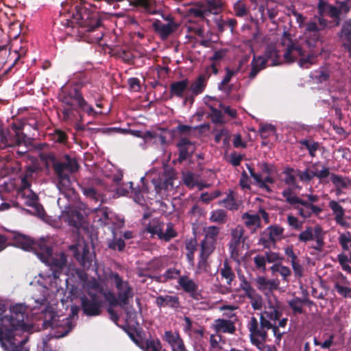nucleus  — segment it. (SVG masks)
Here are the masks:
<instances>
[{"label": "nucleus", "mask_w": 351, "mask_h": 351, "mask_svg": "<svg viewBox=\"0 0 351 351\" xmlns=\"http://www.w3.org/2000/svg\"><path fill=\"white\" fill-rule=\"evenodd\" d=\"M27 317V308L22 304L12 306L10 315L0 317V343L5 350L21 351L25 341H16L15 332L28 330L29 326L25 322Z\"/></svg>", "instance_id": "1"}, {"label": "nucleus", "mask_w": 351, "mask_h": 351, "mask_svg": "<svg viewBox=\"0 0 351 351\" xmlns=\"http://www.w3.org/2000/svg\"><path fill=\"white\" fill-rule=\"evenodd\" d=\"M73 16L78 25L77 33L81 34V38H86L89 43H99L103 38L102 19L97 12L84 5H76Z\"/></svg>", "instance_id": "2"}, {"label": "nucleus", "mask_w": 351, "mask_h": 351, "mask_svg": "<svg viewBox=\"0 0 351 351\" xmlns=\"http://www.w3.org/2000/svg\"><path fill=\"white\" fill-rule=\"evenodd\" d=\"M46 159L51 162L54 173L58 177V187L60 190H67L71 186V175L78 171L80 165L75 158L65 154L62 160H58L55 155L47 154Z\"/></svg>", "instance_id": "3"}, {"label": "nucleus", "mask_w": 351, "mask_h": 351, "mask_svg": "<svg viewBox=\"0 0 351 351\" xmlns=\"http://www.w3.org/2000/svg\"><path fill=\"white\" fill-rule=\"evenodd\" d=\"M60 101L69 107L75 105L89 116L97 117L98 113L92 106H90L83 97L81 92L76 86L66 85L61 88L58 94Z\"/></svg>", "instance_id": "4"}, {"label": "nucleus", "mask_w": 351, "mask_h": 351, "mask_svg": "<svg viewBox=\"0 0 351 351\" xmlns=\"http://www.w3.org/2000/svg\"><path fill=\"white\" fill-rule=\"evenodd\" d=\"M247 327L251 343L261 350L267 340V330L272 327V323L263 316H260L259 322L255 317H252Z\"/></svg>", "instance_id": "5"}, {"label": "nucleus", "mask_w": 351, "mask_h": 351, "mask_svg": "<svg viewBox=\"0 0 351 351\" xmlns=\"http://www.w3.org/2000/svg\"><path fill=\"white\" fill-rule=\"evenodd\" d=\"M329 21L324 17L315 16L312 20L306 22L304 36L309 48H314L322 41L321 32L328 27Z\"/></svg>", "instance_id": "6"}, {"label": "nucleus", "mask_w": 351, "mask_h": 351, "mask_svg": "<svg viewBox=\"0 0 351 351\" xmlns=\"http://www.w3.org/2000/svg\"><path fill=\"white\" fill-rule=\"evenodd\" d=\"M40 259L49 265L51 271V276L54 279L60 277L67 263L66 256L64 253L53 254L52 249L47 243L41 252L38 253Z\"/></svg>", "instance_id": "7"}, {"label": "nucleus", "mask_w": 351, "mask_h": 351, "mask_svg": "<svg viewBox=\"0 0 351 351\" xmlns=\"http://www.w3.org/2000/svg\"><path fill=\"white\" fill-rule=\"evenodd\" d=\"M60 318V317L56 314L54 311H50L45 313L43 324L45 329L51 328L56 330L54 336L57 338L67 335L73 327L71 318L66 317L62 319Z\"/></svg>", "instance_id": "8"}, {"label": "nucleus", "mask_w": 351, "mask_h": 351, "mask_svg": "<svg viewBox=\"0 0 351 351\" xmlns=\"http://www.w3.org/2000/svg\"><path fill=\"white\" fill-rule=\"evenodd\" d=\"M27 51L26 46L18 47L14 43L8 49L6 45L0 46V59L5 66H7L5 72L10 71L16 66L22 58L25 56Z\"/></svg>", "instance_id": "9"}, {"label": "nucleus", "mask_w": 351, "mask_h": 351, "mask_svg": "<svg viewBox=\"0 0 351 351\" xmlns=\"http://www.w3.org/2000/svg\"><path fill=\"white\" fill-rule=\"evenodd\" d=\"M74 258L86 269H88L95 259V254L90 252L88 245L84 241H79L69 247Z\"/></svg>", "instance_id": "10"}, {"label": "nucleus", "mask_w": 351, "mask_h": 351, "mask_svg": "<svg viewBox=\"0 0 351 351\" xmlns=\"http://www.w3.org/2000/svg\"><path fill=\"white\" fill-rule=\"evenodd\" d=\"M87 295L80 297V307L83 313L88 317L98 316L101 313L103 301L99 296L91 291H88Z\"/></svg>", "instance_id": "11"}, {"label": "nucleus", "mask_w": 351, "mask_h": 351, "mask_svg": "<svg viewBox=\"0 0 351 351\" xmlns=\"http://www.w3.org/2000/svg\"><path fill=\"white\" fill-rule=\"evenodd\" d=\"M110 278L114 282L115 287L119 291L117 295L119 306L124 308L128 304L129 299L133 296V289L128 282L123 281V278L117 272H112L110 274Z\"/></svg>", "instance_id": "12"}, {"label": "nucleus", "mask_w": 351, "mask_h": 351, "mask_svg": "<svg viewBox=\"0 0 351 351\" xmlns=\"http://www.w3.org/2000/svg\"><path fill=\"white\" fill-rule=\"evenodd\" d=\"M298 239L301 242L306 243L310 241L315 240L316 243L312 247L317 251L321 252L324 245V236L322 234V229L319 226L307 227L304 231L301 232L298 235Z\"/></svg>", "instance_id": "13"}, {"label": "nucleus", "mask_w": 351, "mask_h": 351, "mask_svg": "<svg viewBox=\"0 0 351 351\" xmlns=\"http://www.w3.org/2000/svg\"><path fill=\"white\" fill-rule=\"evenodd\" d=\"M14 243L16 246L26 251H32L38 256L46 244L45 240L35 241L29 237L18 234L14 237Z\"/></svg>", "instance_id": "14"}, {"label": "nucleus", "mask_w": 351, "mask_h": 351, "mask_svg": "<svg viewBox=\"0 0 351 351\" xmlns=\"http://www.w3.org/2000/svg\"><path fill=\"white\" fill-rule=\"evenodd\" d=\"M178 283L183 291L193 300L199 301L204 298L202 291L199 289L198 285L188 276H180Z\"/></svg>", "instance_id": "15"}, {"label": "nucleus", "mask_w": 351, "mask_h": 351, "mask_svg": "<svg viewBox=\"0 0 351 351\" xmlns=\"http://www.w3.org/2000/svg\"><path fill=\"white\" fill-rule=\"evenodd\" d=\"M26 136L19 130L14 132V135L10 134L9 130L0 131V148L5 149L8 147L19 145L25 141Z\"/></svg>", "instance_id": "16"}, {"label": "nucleus", "mask_w": 351, "mask_h": 351, "mask_svg": "<svg viewBox=\"0 0 351 351\" xmlns=\"http://www.w3.org/2000/svg\"><path fill=\"white\" fill-rule=\"evenodd\" d=\"M176 178V173L173 169H167L158 179H153L152 182L154 184L157 192L162 190L170 191L173 189V180Z\"/></svg>", "instance_id": "17"}, {"label": "nucleus", "mask_w": 351, "mask_h": 351, "mask_svg": "<svg viewBox=\"0 0 351 351\" xmlns=\"http://www.w3.org/2000/svg\"><path fill=\"white\" fill-rule=\"evenodd\" d=\"M156 305L159 308H169L178 311L181 308L180 298L176 295H160L156 297Z\"/></svg>", "instance_id": "18"}, {"label": "nucleus", "mask_w": 351, "mask_h": 351, "mask_svg": "<svg viewBox=\"0 0 351 351\" xmlns=\"http://www.w3.org/2000/svg\"><path fill=\"white\" fill-rule=\"evenodd\" d=\"M334 290L344 299H351V287L348 286L349 282L348 278L341 272L336 275V278L333 281Z\"/></svg>", "instance_id": "19"}, {"label": "nucleus", "mask_w": 351, "mask_h": 351, "mask_svg": "<svg viewBox=\"0 0 351 351\" xmlns=\"http://www.w3.org/2000/svg\"><path fill=\"white\" fill-rule=\"evenodd\" d=\"M254 281L257 289L265 295H269L279 288L280 282L278 279H267L264 276H258Z\"/></svg>", "instance_id": "20"}, {"label": "nucleus", "mask_w": 351, "mask_h": 351, "mask_svg": "<svg viewBox=\"0 0 351 351\" xmlns=\"http://www.w3.org/2000/svg\"><path fill=\"white\" fill-rule=\"evenodd\" d=\"M145 178L142 177L140 180V184L136 187H134V183L130 182L128 184L131 189V193L133 194L134 200L139 204H143L145 202L144 195L149 193V188L145 183Z\"/></svg>", "instance_id": "21"}, {"label": "nucleus", "mask_w": 351, "mask_h": 351, "mask_svg": "<svg viewBox=\"0 0 351 351\" xmlns=\"http://www.w3.org/2000/svg\"><path fill=\"white\" fill-rule=\"evenodd\" d=\"M179 149L178 161L182 162L191 157L195 152L194 144L186 138H181L177 143Z\"/></svg>", "instance_id": "22"}, {"label": "nucleus", "mask_w": 351, "mask_h": 351, "mask_svg": "<svg viewBox=\"0 0 351 351\" xmlns=\"http://www.w3.org/2000/svg\"><path fill=\"white\" fill-rule=\"evenodd\" d=\"M298 204L303 206L304 208L296 206L295 208L298 210L299 215L304 219L309 218L313 215H319L322 212V208L320 206L301 198Z\"/></svg>", "instance_id": "23"}, {"label": "nucleus", "mask_w": 351, "mask_h": 351, "mask_svg": "<svg viewBox=\"0 0 351 351\" xmlns=\"http://www.w3.org/2000/svg\"><path fill=\"white\" fill-rule=\"evenodd\" d=\"M178 23L165 24L159 20H156L152 24V27L162 40H166L169 36L176 32L178 27Z\"/></svg>", "instance_id": "24"}, {"label": "nucleus", "mask_w": 351, "mask_h": 351, "mask_svg": "<svg viewBox=\"0 0 351 351\" xmlns=\"http://www.w3.org/2000/svg\"><path fill=\"white\" fill-rule=\"evenodd\" d=\"M132 339L143 351H162L164 349L158 338L151 337L138 341L132 337Z\"/></svg>", "instance_id": "25"}, {"label": "nucleus", "mask_w": 351, "mask_h": 351, "mask_svg": "<svg viewBox=\"0 0 351 351\" xmlns=\"http://www.w3.org/2000/svg\"><path fill=\"white\" fill-rule=\"evenodd\" d=\"M212 328L217 333L222 332L232 335L236 331V326L234 321L223 318L215 319Z\"/></svg>", "instance_id": "26"}, {"label": "nucleus", "mask_w": 351, "mask_h": 351, "mask_svg": "<svg viewBox=\"0 0 351 351\" xmlns=\"http://www.w3.org/2000/svg\"><path fill=\"white\" fill-rule=\"evenodd\" d=\"M318 16H328L330 18L337 17L339 14L336 5L329 3L325 0H319L317 6Z\"/></svg>", "instance_id": "27"}, {"label": "nucleus", "mask_w": 351, "mask_h": 351, "mask_svg": "<svg viewBox=\"0 0 351 351\" xmlns=\"http://www.w3.org/2000/svg\"><path fill=\"white\" fill-rule=\"evenodd\" d=\"M304 56V51L295 43L289 45L284 53V58L285 61L289 63L294 62L298 57Z\"/></svg>", "instance_id": "28"}, {"label": "nucleus", "mask_w": 351, "mask_h": 351, "mask_svg": "<svg viewBox=\"0 0 351 351\" xmlns=\"http://www.w3.org/2000/svg\"><path fill=\"white\" fill-rule=\"evenodd\" d=\"M210 75L211 73L201 74L190 85L189 89L193 95H198L204 92L207 84V80Z\"/></svg>", "instance_id": "29"}, {"label": "nucleus", "mask_w": 351, "mask_h": 351, "mask_svg": "<svg viewBox=\"0 0 351 351\" xmlns=\"http://www.w3.org/2000/svg\"><path fill=\"white\" fill-rule=\"evenodd\" d=\"M32 197L25 199V204L32 208L31 212L38 217H44L45 210L43 206L38 202V197L36 193H31Z\"/></svg>", "instance_id": "30"}, {"label": "nucleus", "mask_w": 351, "mask_h": 351, "mask_svg": "<svg viewBox=\"0 0 351 351\" xmlns=\"http://www.w3.org/2000/svg\"><path fill=\"white\" fill-rule=\"evenodd\" d=\"M189 83L187 79L172 82L170 84L171 95L182 98L184 97V93L189 87Z\"/></svg>", "instance_id": "31"}, {"label": "nucleus", "mask_w": 351, "mask_h": 351, "mask_svg": "<svg viewBox=\"0 0 351 351\" xmlns=\"http://www.w3.org/2000/svg\"><path fill=\"white\" fill-rule=\"evenodd\" d=\"M130 5L141 9L142 12L152 14L155 8V0H128Z\"/></svg>", "instance_id": "32"}, {"label": "nucleus", "mask_w": 351, "mask_h": 351, "mask_svg": "<svg viewBox=\"0 0 351 351\" xmlns=\"http://www.w3.org/2000/svg\"><path fill=\"white\" fill-rule=\"evenodd\" d=\"M330 180L337 189V193H341L342 189L351 186V180L348 177H343L335 173L330 175Z\"/></svg>", "instance_id": "33"}, {"label": "nucleus", "mask_w": 351, "mask_h": 351, "mask_svg": "<svg viewBox=\"0 0 351 351\" xmlns=\"http://www.w3.org/2000/svg\"><path fill=\"white\" fill-rule=\"evenodd\" d=\"M163 339L169 343L171 350L184 344L180 335L178 332H173L171 330L165 332Z\"/></svg>", "instance_id": "34"}, {"label": "nucleus", "mask_w": 351, "mask_h": 351, "mask_svg": "<svg viewBox=\"0 0 351 351\" xmlns=\"http://www.w3.org/2000/svg\"><path fill=\"white\" fill-rule=\"evenodd\" d=\"M265 232L269 237V240L273 242V247H275L276 241L282 238L284 228L278 225H272L269 226Z\"/></svg>", "instance_id": "35"}, {"label": "nucleus", "mask_w": 351, "mask_h": 351, "mask_svg": "<svg viewBox=\"0 0 351 351\" xmlns=\"http://www.w3.org/2000/svg\"><path fill=\"white\" fill-rule=\"evenodd\" d=\"M220 274L222 278L226 280L227 285L231 286L236 276L228 260L223 261V267L220 269Z\"/></svg>", "instance_id": "36"}, {"label": "nucleus", "mask_w": 351, "mask_h": 351, "mask_svg": "<svg viewBox=\"0 0 351 351\" xmlns=\"http://www.w3.org/2000/svg\"><path fill=\"white\" fill-rule=\"evenodd\" d=\"M263 58H265L266 62L269 60L272 61V66H276L280 64L279 51L275 46L272 45H268L265 51Z\"/></svg>", "instance_id": "37"}, {"label": "nucleus", "mask_w": 351, "mask_h": 351, "mask_svg": "<svg viewBox=\"0 0 351 351\" xmlns=\"http://www.w3.org/2000/svg\"><path fill=\"white\" fill-rule=\"evenodd\" d=\"M187 14L190 17L197 18L201 20L206 19L207 12L204 3H196L187 10Z\"/></svg>", "instance_id": "38"}, {"label": "nucleus", "mask_w": 351, "mask_h": 351, "mask_svg": "<svg viewBox=\"0 0 351 351\" xmlns=\"http://www.w3.org/2000/svg\"><path fill=\"white\" fill-rule=\"evenodd\" d=\"M330 72L328 66H320L311 75V77L317 83L322 84L330 79Z\"/></svg>", "instance_id": "39"}, {"label": "nucleus", "mask_w": 351, "mask_h": 351, "mask_svg": "<svg viewBox=\"0 0 351 351\" xmlns=\"http://www.w3.org/2000/svg\"><path fill=\"white\" fill-rule=\"evenodd\" d=\"M329 208L332 210L335 215V221L338 224L342 225L343 223V217L345 211L343 207L336 201L332 200L328 204Z\"/></svg>", "instance_id": "40"}, {"label": "nucleus", "mask_w": 351, "mask_h": 351, "mask_svg": "<svg viewBox=\"0 0 351 351\" xmlns=\"http://www.w3.org/2000/svg\"><path fill=\"white\" fill-rule=\"evenodd\" d=\"M306 303L311 304L312 302L309 301L308 299H302L298 297H295L288 302L289 306L292 309L295 315L302 314L304 313L302 305Z\"/></svg>", "instance_id": "41"}, {"label": "nucleus", "mask_w": 351, "mask_h": 351, "mask_svg": "<svg viewBox=\"0 0 351 351\" xmlns=\"http://www.w3.org/2000/svg\"><path fill=\"white\" fill-rule=\"evenodd\" d=\"M66 218L69 224L75 228L81 226L84 219L83 215L76 210H71L68 211Z\"/></svg>", "instance_id": "42"}, {"label": "nucleus", "mask_w": 351, "mask_h": 351, "mask_svg": "<svg viewBox=\"0 0 351 351\" xmlns=\"http://www.w3.org/2000/svg\"><path fill=\"white\" fill-rule=\"evenodd\" d=\"M204 4L208 16L210 14H218L222 10L223 2L221 0H207L206 3Z\"/></svg>", "instance_id": "43"}, {"label": "nucleus", "mask_w": 351, "mask_h": 351, "mask_svg": "<svg viewBox=\"0 0 351 351\" xmlns=\"http://www.w3.org/2000/svg\"><path fill=\"white\" fill-rule=\"evenodd\" d=\"M285 178L283 182L285 184L292 186L293 188H298L296 177L295 175V170L291 167H286L282 171Z\"/></svg>", "instance_id": "44"}, {"label": "nucleus", "mask_w": 351, "mask_h": 351, "mask_svg": "<svg viewBox=\"0 0 351 351\" xmlns=\"http://www.w3.org/2000/svg\"><path fill=\"white\" fill-rule=\"evenodd\" d=\"M208 108L210 110V113L208 114V117L211 119L213 123L221 125L226 123L224 119V116L220 110L212 106H208Z\"/></svg>", "instance_id": "45"}, {"label": "nucleus", "mask_w": 351, "mask_h": 351, "mask_svg": "<svg viewBox=\"0 0 351 351\" xmlns=\"http://www.w3.org/2000/svg\"><path fill=\"white\" fill-rule=\"evenodd\" d=\"M233 11L234 15L240 18L247 17L250 14V10L246 4L241 0H238L234 3Z\"/></svg>", "instance_id": "46"}, {"label": "nucleus", "mask_w": 351, "mask_h": 351, "mask_svg": "<svg viewBox=\"0 0 351 351\" xmlns=\"http://www.w3.org/2000/svg\"><path fill=\"white\" fill-rule=\"evenodd\" d=\"M299 143L308 151V154L311 157L315 156L316 152L319 148V143L311 139H302L299 141Z\"/></svg>", "instance_id": "47"}, {"label": "nucleus", "mask_w": 351, "mask_h": 351, "mask_svg": "<svg viewBox=\"0 0 351 351\" xmlns=\"http://www.w3.org/2000/svg\"><path fill=\"white\" fill-rule=\"evenodd\" d=\"M317 54L310 52L306 56H301L298 60V64L301 68L308 69L311 65L315 64Z\"/></svg>", "instance_id": "48"}, {"label": "nucleus", "mask_w": 351, "mask_h": 351, "mask_svg": "<svg viewBox=\"0 0 351 351\" xmlns=\"http://www.w3.org/2000/svg\"><path fill=\"white\" fill-rule=\"evenodd\" d=\"M81 191L83 194L90 199L98 202L101 199V194L93 187L91 186H80Z\"/></svg>", "instance_id": "49"}, {"label": "nucleus", "mask_w": 351, "mask_h": 351, "mask_svg": "<svg viewBox=\"0 0 351 351\" xmlns=\"http://www.w3.org/2000/svg\"><path fill=\"white\" fill-rule=\"evenodd\" d=\"M230 138L231 135L228 130L223 128L215 135L214 140L216 143H219L223 139V145L224 147H226L230 144Z\"/></svg>", "instance_id": "50"}, {"label": "nucleus", "mask_w": 351, "mask_h": 351, "mask_svg": "<svg viewBox=\"0 0 351 351\" xmlns=\"http://www.w3.org/2000/svg\"><path fill=\"white\" fill-rule=\"evenodd\" d=\"M204 232L205 233L204 239L216 243L220 228L215 226H210L204 228Z\"/></svg>", "instance_id": "51"}, {"label": "nucleus", "mask_w": 351, "mask_h": 351, "mask_svg": "<svg viewBox=\"0 0 351 351\" xmlns=\"http://www.w3.org/2000/svg\"><path fill=\"white\" fill-rule=\"evenodd\" d=\"M281 315L282 313L277 308L270 306L267 311H265L264 313H261L260 316H263L265 319L270 322H275L278 320Z\"/></svg>", "instance_id": "52"}, {"label": "nucleus", "mask_w": 351, "mask_h": 351, "mask_svg": "<svg viewBox=\"0 0 351 351\" xmlns=\"http://www.w3.org/2000/svg\"><path fill=\"white\" fill-rule=\"evenodd\" d=\"M223 206L228 210H236L239 208V204L234 197V191H230L226 197L222 201Z\"/></svg>", "instance_id": "53"}, {"label": "nucleus", "mask_w": 351, "mask_h": 351, "mask_svg": "<svg viewBox=\"0 0 351 351\" xmlns=\"http://www.w3.org/2000/svg\"><path fill=\"white\" fill-rule=\"evenodd\" d=\"M244 230L241 227H237L231 232V240L229 245H239L243 239Z\"/></svg>", "instance_id": "54"}, {"label": "nucleus", "mask_w": 351, "mask_h": 351, "mask_svg": "<svg viewBox=\"0 0 351 351\" xmlns=\"http://www.w3.org/2000/svg\"><path fill=\"white\" fill-rule=\"evenodd\" d=\"M215 245L216 243L204 239L201 241L200 254L210 256L215 249Z\"/></svg>", "instance_id": "55"}, {"label": "nucleus", "mask_w": 351, "mask_h": 351, "mask_svg": "<svg viewBox=\"0 0 351 351\" xmlns=\"http://www.w3.org/2000/svg\"><path fill=\"white\" fill-rule=\"evenodd\" d=\"M164 223L157 221L156 223H150L147 226V230L152 234L157 235L158 239H161L164 230Z\"/></svg>", "instance_id": "56"}, {"label": "nucleus", "mask_w": 351, "mask_h": 351, "mask_svg": "<svg viewBox=\"0 0 351 351\" xmlns=\"http://www.w3.org/2000/svg\"><path fill=\"white\" fill-rule=\"evenodd\" d=\"M337 36L339 39L351 37V19H348L343 23Z\"/></svg>", "instance_id": "57"}, {"label": "nucleus", "mask_w": 351, "mask_h": 351, "mask_svg": "<svg viewBox=\"0 0 351 351\" xmlns=\"http://www.w3.org/2000/svg\"><path fill=\"white\" fill-rule=\"evenodd\" d=\"M339 15H347L351 10V0L336 1Z\"/></svg>", "instance_id": "58"}, {"label": "nucleus", "mask_w": 351, "mask_h": 351, "mask_svg": "<svg viewBox=\"0 0 351 351\" xmlns=\"http://www.w3.org/2000/svg\"><path fill=\"white\" fill-rule=\"evenodd\" d=\"M176 237H177V232L173 228V224L172 223H168L166 226L165 231L162 232L161 240L169 241Z\"/></svg>", "instance_id": "59"}, {"label": "nucleus", "mask_w": 351, "mask_h": 351, "mask_svg": "<svg viewBox=\"0 0 351 351\" xmlns=\"http://www.w3.org/2000/svg\"><path fill=\"white\" fill-rule=\"evenodd\" d=\"M125 247V241L121 238L114 237L112 240L108 242V247L113 250H118L119 252L123 251Z\"/></svg>", "instance_id": "60"}, {"label": "nucleus", "mask_w": 351, "mask_h": 351, "mask_svg": "<svg viewBox=\"0 0 351 351\" xmlns=\"http://www.w3.org/2000/svg\"><path fill=\"white\" fill-rule=\"evenodd\" d=\"M267 62L265 58L261 56H254L250 62V66H256V69L261 72L267 68Z\"/></svg>", "instance_id": "61"}, {"label": "nucleus", "mask_w": 351, "mask_h": 351, "mask_svg": "<svg viewBox=\"0 0 351 351\" xmlns=\"http://www.w3.org/2000/svg\"><path fill=\"white\" fill-rule=\"evenodd\" d=\"M51 139L56 143H65L67 142L68 136L64 131L55 130L51 134Z\"/></svg>", "instance_id": "62"}, {"label": "nucleus", "mask_w": 351, "mask_h": 351, "mask_svg": "<svg viewBox=\"0 0 351 351\" xmlns=\"http://www.w3.org/2000/svg\"><path fill=\"white\" fill-rule=\"evenodd\" d=\"M210 219L213 222L223 223L226 222V212L223 210H221V209L213 211L210 216Z\"/></svg>", "instance_id": "63"}, {"label": "nucleus", "mask_w": 351, "mask_h": 351, "mask_svg": "<svg viewBox=\"0 0 351 351\" xmlns=\"http://www.w3.org/2000/svg\"><path fill=\"white\" fill-rule=\"evenodd\" d=\"M292 190L291 189H287L282 192V195L286 199V202L291 205H295L298 204L300 198L295 195H292Z\"/></svg>", "instance_id": "64"}]
</instances>
